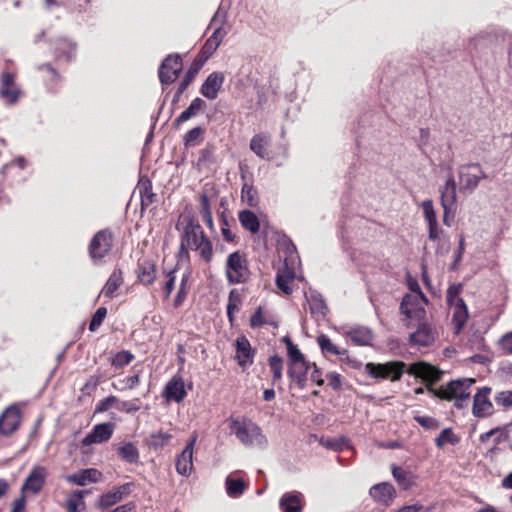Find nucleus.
<instances>
[{
  "label": "nucleus",
  "mask_w": 512,
  "mask_h": 512,
  "mask_svg": "<svg viewBox=\"0 0 512 512\" xmlns=\"http://www.w3.org/2000/svg\"><path fill=\"white\" fill-rule=\"evenodd\" d=\"M364 370L373 379H390L393 382L399 381L404 372H407L410 375L430 382L427 387H432V383L438 382L442 376V372L432 365L414 363L407 368V365L402 361H389L386 363L368 362L365 364Z\"/></svg>",
  "instance_id": "1"
},
{
  "label": "nucleus",
  "mask_w": 512,
  "mask_h": 512,
  "mask_svg": "<svg viewBox=\"0 0 512 512\" xmlns=\"http://www.w3.org/2000/svg\"><path fill=\"white\" fill-rule=\"evenodd\" d=\"M364 370L373 379H390L393 382L399 381L404 372H407L410 375L430 382L427 387H432V383L438 382L442 376V372L432 365L414 363L407 368V365L402 361H389L386 363L368 362L365 364Z\"/></svg>",
  "instance_id": "2"
},
{
  "label": "nucleus",
  "mask_w": 512,
  "mask_h": 512,
  "mask_svg": "<svg viewBox=\"0 0 512 512\" xmlns=\"http://www.w3.org/2000/svg\"><path fill=\"white\" fill-rule=\"evenodd\" d=\"M182 239L188 247L197 251L200 257L210 263L213 258V245L193 215L186 217V225L183 229Z\"/></svg>",
  "instance_id": "3"
},
{
  "label": "nucleus",
  "mask_w": 512,
  "mask_h": 512,
  "mask_svg": "<svg viewBox=\"0 0 512 512\" xmlns=\"http://www.w3.org/2000/svg\"><path fill=\"white\" fill-rule=\"evenodd\" d=\"M115 235L109 228L97 231L87 246L88 256L95 266L106 263L107 257L111 254L114 246Z\"/></svg>",
  "instance_id": "4"
},
{
  "label": "nucleus",
  "mask_w": 512,
  "mask_h": 512,
  "mask_svg": "<svg viewBox=\"0 0 512 512\" xmlns=\"http://www.w3.org/2000/svg\"><path fill=\"white\" fill-rule=\"evenodd\" d=\"M475 383L472 378L457 379L449 382L446 386L440 389H434L428 386V391L434 396L445 400H455V406L458 409L463 408L466 405L470 397V388Z\"/></svg>",
  "instance_id": "5"
},
{
  "label": "nucleus",
  "mask_w": 512,
  "mask_h": 512,
  "mask_svg": "<svg viewBox=\"0 0 512 512\" xmlns=\"http://www.w3.org/2000/svg\"><path fill=\"white\" fill-rule=\"evenodd\" d=\"M230 428L237 439L245 446H257L264 448L267 445V438L262 433L261 428L251 422L232 419Z\"/></svg>",
  "instance_id": "6"
},
{
  "label": "nucleus",
  "mask_w": 512,
  "mask_h": 512,
  "mask_svg": "<svg viewBox=\"0 0 512 512\" xmlns=\"http://www.w3.org/2000/svg\"><path fill=\"white\" fill-rule=\"evenodd\" d=\"M225 272L229 284L245 283L250 277L246 255L240 251L229 254L226 261Z\"/></svg>",
  "instance_id": "7"
},
{
  "label": "nucleus",
  "mask_w": 512,
  "mask_h": 512,
  "mask_svg": "<svg viewBox=\"0 0 512 512\" xmlns=\"http://www.w3.org/2000/svg\"><path fill=\"white\" fill-rule=\"evenodd\" d=\"M460 192L472 193L479 185L480 180L486 179L487 174L479 163H467L458 167Z\"/></svg>",
  "instance_id": "8"
},
{
  "label": "nucleus",
  "mask_w": 512,
  "mask_h": 512,
  "mask_svg": "<svg viewBox=\"0 0 512 512\" xmlns=\"http://www.w3.org/2000/svg\"><path fill=\"white\" fill-rule=\"evenodd\" d=\"M428 303V299L422 291L417 294H406L400 304V312L407 319H422L425 316L424 306Z\"/></svg>",
  "instance_id": "9"
},
{
  "label": "nucleus",
  "mask_w": 512,
  "mask_h": 512,
  "mask_svg": "<svg viewBox=\"0 0 512 512\" xmlns=\"http://www.w3.org/2000/svg\"><path fill=\"white\" fill-rule=\"evenodd\" d=\"M182 71V58L179 54L168 55L161 63L158 76L162 85L173 83Z\"/></svg>",
  "instance_id": "10"
},
{
  "label": "nucleus",
  "mask_w": 512,
  "mask_h": 512,
  "mask_svg": "<svg viewBox=\"0 0 512 512\" xmlns=\"http://www.w3.org/2000/svg\"><path fill=\"white\" fill-rule=\"evenodd\" d=\"M317 343L321 349V352L324 355L331 354L340 356V360L342 362L346 363L347 365L354 369H358L361 367V362L359 360L349 357L348 350L340 348L334 343H332V341L327 335H319L317 337Z\"/></svg>",
  "instance_id": "11"
},
{
  "label": "nucleus",
  "mask_w": 512,
  "mask_h": 512,
  "mask_svg": "<svg viewBox=\"0 0 512 512\" xmlns=\"http://www.w3.org/2000/svg\"><path fill=\"white\" fill-rule=\"evenodd\" d=\"M21 423V412L17 405H10L0 415V435L9 436Z\"/></svg>",
  "instance_id": "12"
},
{
  "label": "nucleus",
  "mask_w": 512,
  "mask_h": 512,
  "mask_svg": "<svg viewBox=\"0 0 512 512\" xmlns=\"http://www.w3.org/2000/svg\"><path fill=\"white\" fill-rule=\"evenodd\" d=\"M114 428L115 424L112 422H105L95 425L91 432L82 439V446H90L92 444H101L107 442L111 439Z\"/></svg>",
  "instance_id": "13"
},
{
  "label": "nucleus",
  "mask_w": 512,
  "mask_h": 512,
  "mask_svg": "<svg viewBox=\"0 0 512 512\" xmlns=\"http://www.w3.org/2000/svg\"><path fill=\"white\" fill-rule=\"evenodd\" d=\"M197 441V434H194L187 442L185 448L176 459V471L182 476H189L193 469V450Z\"/></svg>",
  "instance_id": "14"
},
{
  "label": "nucleus",
  "mask_w": 512,
  "mask_h": 512,
  "mask_svg": "<svg viewBox=\"0 0 512 512\" xmlns=\"http://www.w3.org/2000/svg\"><path fill=\"white\" fill-rule=\"evenodd\" d=\"M369 494L377 503L388 507L396 497V490L391 483L381 482L373 485Z\"/></svg>",
  "instance_id": "15"
},
{
  "label": "nucleus",
  "mask_w": 512,
  "mask_h": 512,
  "mask_svg": "<svg viewBox=\"0 0 512 512\" xmlns=\"http://www.w3.org/2000/svg\"><path fill=\"white\" fill-rule=\"evenodd\" d=\"M423 215L428 226V238L431 241H437L440 238L442 230L438 226L436 212L432 200L428 199L421 204Z\"/></svg>",
  "instance_id": "16"
},
{
  "label": "nucleus",
  "mask_w": 512,
  "mask_h": 512,
  "mask_svg": "<svg viewBox=\"0 0 512 512\" xmlns=\"http://www.w3.org/2000/svg\"><path fill=\"white\" fill-rule=\"evenodd\" d=\"M132 487L133 483H125L118 486L116 489L101 495L98 500V507L101 509H107L120 502L124 496H127L131 493Z\"/></svg>",
  "instance_id": "17"
},
{
  "label": "nucleus",
  "mask_w": 512,
  "mask_h": 512,
  "mask_svg": "<svg viewBox=\"0 0 512 512\" xmlns=\"http://www.w3.org/2000/svg\"><path fill=\"white\" fill-rule=\"evenodd\" d=\"M224 79L225 77L222 72H212L201 85L200 93L209 100L216 99L222 88Z\"/></svg>",
  "instance_id": "18"
},
{
  "label": "nucleus",
  "mask_w": 512,
  "mask_h": 512,
  "mask_svg": "<svg viewBox=\"0 0 512 512\" xmlns=\"http://www.w3.org/2000/svg\"><path fill=\"white\" fill-rule=\"evenodd\" d=\"M304 505V495L299 491L286 492L279 500L281 512H302Z\"/></svg>",
  "instance_id": "19"
},
{
  "label": "nucleus",
  "mask_w": 512,
  "mask_h": 512,
  "mask_svg": "<svg viewBox=\"0 0 512 512\" xmlns=\"http://www.w3.org/2000/svg\"><path fill=\"white\" fill-rule=\"evenodd\" d=\"M491 393V388L483 387L474 396L473 401V414L476 417H485L493 412V405L488 399Z\"/></svg>",
  "instance_id": "20"
},
{
  "label": "nucleus",
  "mask_w": 512,
  "mask_h": 512,
  "mask_svg": "<svg viewBox=\"0 0 512 512\" xmlns=\"http://www.w3.org/2000/svg\"><path fill=\"white\" fill-rule=\"evenodd\" d=\"M255 351L246 336L241 335L236 339V359L238 364L245 368L252 365Z\"/></svg>",
  "instance_id": "21"
},
{
  "label": "nucleus",
  "mask_w": 512,
  "mask_h": 512,
  "mask_svg": "<svg viewBox=\"0 0 512 512\" xmlns=\"http://www.w3.org/2000/svg\"><path fill=\"white\" fill-rule=\"evenodd\" d=\"M163 396L167 401L180 403L186 397L185 384L181 377L174 376L165 385Z\"/></svg>",
  "instance_id": "22"
},
{
  "label": "nucleus",
  "mask_w": 512,
  "mask_h": 512,
  "mask_svg": "<svg viewBox=\"0 0 512 512\" xmlns=\"http://www.w3.org/2000/svg\"><path fill=\"white\" fill-rule=\"evenodd\" d=\"M55 56L59 60L70 62L76 57L77 43L67 38L59 37L54 41Z\"/></svg>",
  "instance_id": "23"
},
{
  "label": "nucleus",
  "mask_w": 512,
  "mask_h": 512,
  "mask_svg": "<svg viewBox=\"0 0 512 512\" xmlns=\"http://www.w3.org/2000/svg\"><path fill=\"white\" fill-rule=\"evenodd\" d=\"M435 340V334L427 323H419L415 332L410 334L409 341L412 345L429 346Z\"/></svg>",
  "instance_id": "24"
},
{
  "label": "nucleus",
  "mask_w": 512,
  "mask_h": 512,
  "mask_svg": "<svg viewBox=\"0 0 512 512\" xmlns=\"http://www.w3.org/2000/svg\"><path fill=\"white\" fill-rule=\"evenodd\" d=\"M442 208L454 207L457 201V184L452 174H449L443 187L440 188Z\"/></svg>",
  "instance_id": "25"
},
{
  "label": "nucleus",
  "mask_w": 512,
  "mask_h": 512,
  "mask_svg": "<svg viewBox=\"0 0 512 512\" xmlns=\"http://www.w3.org/2000/svg\"><path fill=\"white\" fill-rule=\"evenodd\" d=\"M45 477L46 469L44 467H34L30 474L28 475V477L26 478V481L23 484L22 489L31 491L33 493H38L45 483Z\"/></svg>",
  "instance_id": "26"
},
{
  "label": "nucleus",
  "mask_w": 512,
  "mask_h": 512,
  "mask_svg": "<svg viewBox=\"0 0 512 512\" xmlns=\"http://www.w3.org/2000/svg\"><path fill=\"white\" fill-rule=\"evenodd\" d=\"M310 368L311 363L306 360L297 364L289 365L287 374L300 389H304L306 386L307 373Z\"/></svg>",
  "instance_id": "27"
},
{
  "label": "nucleus",
  "mask_w": 512,
  "mask_h": 512,
  "mask_svg": "<svg viewBox=\"0 0 512 512\" xmlns=\"http://www.w3.org/2000/svg\"><path fill=\"white\" fill-rule=\"evenodd\" d=\"M345 335L358 346H368L372 343L374 334L369 327L356 326L348 330Z\"/></svg>",
  "instance_id": "28"
},
{
  "label": "nucleus",
  "mask_w": 512,
  "mask_h": 512,
  "mask_svg": "<svg viewBox=\"0 0 512 512\" xmlns=\"http://www.w3.org/2000/svg\"><path fill=\"white\" fill-rule=\"evenodd\" d=\"M201 67H202V62H198L197 59H195L192 62V64L190 65V67L188 68L184 77L182 78V80L173 96V99H172L173 104H176L179 102L181 95L185 92V90L188 88L190 83L196 77V75L198 74Z\"/></svg>",
  "instance_id": "29"
},
{
  "label": "nucleus",
  "mask_w": 512,
  "mask_h": 512,
  "mask_svg": "<svg viewBox=\"0 0 512 512\" xmlns=\"http://www.w3.org/2000/svg\"><path fill=\"white\" fill-rule=\"evenodd\" d=\"M207 107L206 102L196 97L192 100L190 105L174 120L173 126L178 128L181 124L188 121L190 118L196 116L199 112L203 111Z\"/></svg>",
  "instance_id": "30"
},
{
  "label": "nucleus",
  "mask_w": 512,
  "mask_h": 512,
  "mask_svg": "<svg viewBox=\"0 0 512 512\" xmlns=\"http://www.w3.org/2000/svg\"><path fill=\"white\" fill-rule=\"evenodd\" d=\"M101 477V472L94 468H88L67 476V481L79 486H85L88 483H95Z\"/></svg>",
  "instance_id": "31"
},
{
  "label": "nucleus",
  "mask_w": 512,
  "mask_h": 512,
  "mask_svg": "<svg viewBox=\"0 0 512 512\" xmlns=\"http://www.w3.org/2000/svg\"><path fill=\"white\" fill-rule=\"evenodd\" d=\"M123 284V272L120 268H115L113 272L110 274L107 279L104 287L101 290V293L106 298H113L115 296V292L118 288Z\"/></svg>",
  "instance_id": "32"
},
{
  "label": "nucleus",
  "mask_w": 512,
  "mask_h": 512,
  "mask_svg": "<svg viewBox=\"0 0 512 512\" xmlns=\"http://www.w3.org/2000/svg\"><path fill=\"white\" fill-rule=\"evenodd\" d=\"M156 278V266L154 262L145 260L138 265V280L146 285H152Z\"/></svg>",
  "instance_id": "33"
},
{
  "label": "nucleus",
  "mask_w": 512,
  "mask_h": 512,
  "mask_svg": "<svg viewBox=\"0 0 512 512\" xmlns=\"http://www.w3.org/2000/svg\"><path fill=\"white\" fill-rule=\"evenodd\" d=\"M295 273L292 269L285 267L280 269L276 275L275 283L278 289H280L283 293L290 295L292 293V288L290 287V283L294 280Z\"/></svg>",
  "instance_id": "34"
},
{
  "label": "nucleus",
  "mask_w": 512,
  "mask_h": 512,
  "mask_svg": "<svg viewBox=\"0 0 512 512\" xmlns=\"http://www.w3.org/2000/svg\"><path fill=\"white\" fill-rule=\"evenodd\" d=\"M239 222L242 227L252 234H256L260 229V222L257 215L251 210H242L238 214Z\"/></svg>",
  "instance_id": "35"
},
{
  "label": "nucleus",
  "mask_w": 512,
  "mask_h": 512,
  "mask_svg": "<svg viewBox=\"0 0 512 512\" xmlns=\"http://www.w3.org/2000/svg\"><path fill=\"white\" fill-rule=\"evenodd\" d=\"M270 143V138L263 134H256L250 141V149L260 158L269 159L267 146Z\"/></svg>",
  "instance_id": "36"
},
{
  "label": "nucleus",
  "mask_w": 512,
  "mask_h": 512,
  "mask_svg": "<svg viewBox=\"0 0 512 512\" xmlns=\"http://www.w3.org/2000/svg\"><path fill=\"white\" fill-rule=\"evenodd\" d=\"M119 457L129 464H136L139 461V450L132 442H123L118 447Z\"/></svg>",
  "instance_id": "37"
},
{
  "label": "nucleus",
  "mask_w": 512,
  "mask_h": 512,
  "mask_svg": "<svg viewBox=\"0 0 512 512\" xmlns=\"http://www.w3.org/2000/svg\"><path fill=\"white\" fill-rule=\"evenodd\" d=\"M310 312L315 318H323L327 313V305L320 294L312 293L307 299Z\"/></svg>",
  "instance_id": "38"
},
{
  "label": "nucleus",
  "mask_w": 512,
  "mask_h": 512,
  "mask_svg": "<svg viewBox=\"0 0 512 512\" xmlns=\"http://www.w3.org/2000/svg\"><path fill=\"white\" fill-rule=\"evenodd\" d=\"M454 304L453 322L457 330H461L468 319V309L463 299H457Z\"/></svg>",
  "instance_id": "39"
},
{
  "label": "nucleus",
  "mask_w": 512,
  "mask_h": 512,
  "mask_svg": "<svg viewBox=\"0 0 512 512\" xmlns=\"http://www.w3.org/2000/svg\"><path fill=\"white\" fill-rule=\"evenodd\" d=\"M172 439V435L166 432H157L151 434L146 439V444L153 448L154 450H158L166 446L170 440Z\"/></svg>",
  "instance_id": "40"
},
{
  "label": "nucleus",
  "mask_w": 512,
  "mask_h": 512,
  "mask_svg": "<svg viewBox=\"0 0 512 512\" xmlns=\"http://www.w3.org/2000/svg\"><path fill=\"white\" fill-rule=\"evenodd\" d=\"M139 193L142 208L148 207L154 202L156 195L152 192V183L150 180L140 182Z\"/></svg>",
  "instance_id": "41"
},
{
  "label": "nucleus",
  "mask_w": 512,
  "mask_h": 512,
  "mask_svg": "<svg viewBox=\"0 0 512 512\" xmlns=\"http://www.w3.org/2000/svg\"><path fill=\"white\" fill-rule=\"evenodd\" d=\"M392 475L397 483L404 489L407 490L413 485L412 475L401 467L393 466Z\"/></svg>",
  "instance_id": "42"
},
{
  "label": "nucleus",
  "mask_w": 512,
  "mask_h": 512,
  "mask_svg": "<svg viewBox=\"0 0 512 512\" xmlns=\"http://www.w3.org/2000/svg\"><path fill=\"white\" fill-rule=\"evenodd\" d=\"M226 491L230 497L237 498L245 491V483L241 479H236L231 476L226 478Z\"/></svg>",
  "instance_id": "43"
},
{
  "label": "nucleus",
  "mask_w": 512,
  "mask_h": 512,
  "mask_svg": "<svg viewBox=\"0 0 512 512\" xmlns=\"http://www.w3.org/2000/svg\"><path fill=\"white\" fill-rule=\"evenodd\" d=\"M204 132H205V130L200 126L190 129L183 136L184 146L188 148V147H194V146L198 145L203 139Z\"/></svg>",
  "instance_id": "44"
},
{
  "label": "nucleus",
  "mask_w": 512,
  "mask_h": 512,
  "mask_svg": "<svg viewBox=\"0 0 512 512\" xmlns=\"http://www.w3.org/2000/svg\"><path fill=\"white\" fill-rule=\"evenodd\" d=\"M242 201L250 207H256L259 203L258 192L253 185L244 183L241 190Z\"/></svg>",
  "instance_id": "45"
},
{
  "label": "nucleus",
  "mask_w": 512,
  "mask_h": 512,
  "mask_svg": "<svg viewBox=\"0 0 512 512\" xmlns=\"http://www.w3.org/2000/svg\"><path fill=\"white\" fill-rule=\"evenodd\" d=\"M215 150V146L211 143H208L203 149H201L197 161L198 166H208L215 163Z\"/></svg>",
  "instance_id": "46"
},
{
  "label": "nucleus",
  "mask_w": 512,
  "mask_h": 512,
  "mask_svg": "<svg viewBox=\"0 0 512 512\" xmlns=\"http://www.w3.org/2000/svg\"><path fill=\"white\" fill-rule=\"evenodd\" d=\"M459 441L460 438L453 433L451 428H445L436 437L435 445L437 448L441 449L444 447L446 443H449L451 445H457Z\"/></svg>",
  "instance_id": "47"
},
{
  "label": "nucleus",
  "mask_w": 512,
  "mask_h": 512,
  "mask_svg": "<svg viewBox=\"0 0 512 512\" xmlns=\"http://www.w3.org/2000/svg\"><path fill=\"white\" fill-rule=\"evenodd\" d=\"M199 212L202 216L203 221L205 224L210 228L213 229L214 223H213V217L212 212L210 208L209 198L207 194H202L200 197V208Z\"/></svg>",
  "instance_id": "48"
},
{
  "label": "nucleus",
  "mask_w": 512,
  "mask_h": 512,
  "mask_svg": "<svg viewBox=\"0 0 512 512\" xmlns=\"http://www.w3.org/2000/svg\"><path fill=\"white\" fill-rule=\"evenodd\" d=\"M135 356L128 350H122L117 352L114 356L110 358L111 365L115 368H123L129 365Z\"/></svg>",
  "instance_id": "49"
},
{
  "label": "nucleus",
  "mask_w": 512,
  "mask_h": 512,
  "mask_svg": "<svg viewBox=\"0 0 512 512\" xmlns=\"http://www.w3.org/2000/svg\"><path fill=\"white\" fill-rule=\"evenodd\" d=\"M269 366L272 371V382L275 384L282 378L283 370V359L278 354H275L269 358Z\"/></svg>",
  "instance_id": "50"
},
{
  "label": "nucleus",
  "mask_w": 512,
  "mask_h": 512,
  "mask_svg": "<svg viewBox=\"0 0 512 512\" xmlns=\"http://www.w3.org/2000/svg\"><path fill=\"white\" fill-rule=\"evenodd\" d=\"M218 47L219 44H217L216 41L212 40L211 38H208L196 59L198 60V62H202L203 65L205 61H207L213 55V53L217 50Z\"/></svg>",
  "instance_id": "51"
},
{
  "label": "nucleus",
  "mask_w": 512,
  "mask_h": 512,
  "mask_svg": "<svg viewBox=\"0 0 512 512\" xmlns=\"http://www.w3.org/2000/svg\"><path fill=\"white\" fill-rule=\"evenodd\" d=\"M87 491H74L67 500L68 512H80V506H84L83 497Z\"/></svg>",
  "instance_id": "52"
},
{
  "label": "nucleus",
  "mask_w": 512,
  "mask_h": 512,
  "mask_svg": "<svg viewBox=\"0 0 512 512\" xmlns=\"http://www.w3.org/2000/svg\"><path fill=\"white\" fill-rule=\"evenodd\" d=\"M106 315L107 309L105 307H99L92 316V319L89 323V330L91 332L96 331L103 323Z\"/></svg>",
  "instance_id": "53"
},
{
  "label": "nucleus",
  "mask_w": 512,
  "mask_h": 512,
  "mask_svg": "<svg viewBox=\"0 0 512 512\" xmlns=\"http://www.w3.org/2000/svg\"><path fill=\"white\" fill-rule=\"evenodd\" d=\"M20 90L14 86L8 88H0V97L8 104H14L19 98Z\"/></svg>",
  "instance_id": "54"
},
{
  "label": "nucleus",
  "mask_w": 512,
  "mask_h": 512,
  "mask_svg": "<svg viewBox=\"0 0 512 512\" xmlns=\"http://www.w3.org/2000/svg\"><path fill=\"white\" fill-rule=\"evenodd\" d=\"M118 404V398L114 395H110L102 400H100L96 407H95V413H103L109 410L111 407L117 408Z\"/></svg>",
  "instance_id": "55"
},
{
  "label": "nucleus",
  "mask_w": 512,
  "mask_h": 512,
  "mask_svg": "<svg viewBox=\"0 0 512 512\" xmlns=\"http://www.w3.org/2000/svg\"><path fill=\"white\" fill-rule=\"evenodd\" d=\"M287 354L289 357V365L306 361L303 353L298 349V347L294 343H289Z\"/></svg>",
  "instance_id": "56"
},
{
  "label": "nucleus",
  "mask_w": 512,
  "mask_h": 512,
  "mask_svg": "<svg viewBox=\"0 0 512 512\" xmlns=\"http://www.w3.org/2000/svg\"><path fill=\"white\" fill-rule=\"evenodd\" d=\"M139 399H134L132 401H119L117 404V410L121 412H125L128 414L135 413L140 410V405L138 404Z\"/></svg>",
  "instance_id": "57"
},
{
  "label": "nucleus",
  "mask_w": 512,
  "mask_h": 512,
  "mask_svg": "<svg viewBox=\"0 0 512 512\" xmlns=\"http://www.w3.org/2000/svg\"><path fill=\"white\" fill-rule=\"evenodd\" d=\"M415 420L420 426L428 430H436L440 426L435 418L429 416H416Z\"/></svg>",
  "instance_id": "58"
},
{
  "label": "nucleus",
  "mask_w": 512,
  "mask_h": 512,
  "mask_svg": "<svg viewBox=\"0 0 512 512\" xmlns=\"http://www.w3.org/2000/svg\"><path fill=\"white\" fill-rule=\"evenodd\" d=\"M495 403L506 409L512 407V391L499 392L495 397Z\"/></svg>",
  "instance_id": "59"
},
{
  "label": "nucleus",
  "mask_w": 512,
  "mask_h": 512,
  "mask_svg": "<svg viewBox=\"0 0 512 512\" xmlns=\"http://www.w3.org/2000/svg\"><path fill=\"white\" fill-rule=\"evenodd\" d=\"M461 290H462L461 284H454V285L449 286V288L447 289V294H446L447 303L450 305H453V303L457 302V299H461L459 297Z\"/></svg>",
  "instance_id": "60"
},
{
  "label": "nucleus",
  "mask_w": 512,
  "mask_h": 512,
  "mask_svg": "<svg viewBox=\"0 0 512 512\" xmlns=\"http://www.w3.org/2000/svg\"><path fill=\"white\" fill-rule=\"evenodd\" d=\"M226 21H227V12L225 10H223L222 7H219L217 9V11L215 12L214 16L212 17L209 27H212V26L217 27L219 25H221V27H223L224 24L226 23Z\"/></svg>",
  "instance_id": "61"
},
{
  "label": "nucleus",
  "mask_w": 512,
  "mask_h": 512,
  "mask_svg": "<svg viewBox=\"0 0 512 512\" xmlns=\"http://www.w3.org/2000/svg\"><path fill=\"white\" fill-rule=\"evenodd\" d=\"M102 378H103V375L100 373L90 376V378L87 380V382L82 387V391H84L86 393H90L91 391L95 390Z\"/></svg>",
  "instance_id": "62"
},
{
  "label": "nucleus",
  "mask_w": 512,
  "mask_h": 512,
  "mask_svg": "<svg viewBox=\"0 0 512 512\" xmlns=\"http://www.w3.org/2000/svg\"><path fill=\"white\" fill-rule=\"evenodd\" d=\"M322 443L328 449H331L333 451H341L346 446L347 441L344 438H340V439H328Z\"/></svg>",
  "instance_id": "63"
},
{
  "label": "nucleus",
  "mask_w": 512,
  "mask_h": 512,
  "mask_svg": "<svg viewBox=\"0 0 512 512\" xmlns=\"http://www.w3.org/2000/svg\"><path fill=\"white\" fill-rule=\"evenodd\" d=\"M499 344L506 354L512 355V331L504 334L500 338Z\"/></svg>",
  "instance_id": "64"
}]
</instances>
